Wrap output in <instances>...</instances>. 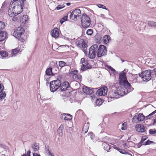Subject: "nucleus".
Instances as JSON below:
<instances>
[{
    "mask_svg": "<svg viewBox=\"0 0 156 156\" xmlns=\"http://www.w3.org/2000/svg\"><path fill=\"white\" fill-rule=\"evenodd\" d=\"M23 5L12 0L8 10V14L10 16H17L23 11Z\"/></svg>",
    "mask_w": 156,
    "mask_h": 156,
    "instance_id": "nucleus-1",
    "label": "nucleus"
},
{
    "mask_svg": "<svg viewBox=\"0 0 156 156\" xmlns=\"http://www.w3.org/2000/svg\"><path fill=\"white\" fill-rule=\"evenodd\" d=\"M120 88H118L116 90H112L109 91L108 94V97L107 98L108 99V102L109 101V100L111 101V99L119 98L120 96H123V93L121 92L120 89Z\"/></svg>",
    "mask_w": 156,
    "mask_h": 156,
    "instance_id": "nucleus-2",
    "label": "nucleus"
},
{
    "mask_svg": "<svg viewBox=\"0 0 156 156\" xmlns=\"http://www.w3.org/2000/svg\"><path fill=\"white\" fill-rule=\"evenodd\" d=\"M81 19L82 26L83 28H85L89 27L90 24V19L89 16L83 13L81 17Z\"/></svg>",
    "mask_w": 156,
    "mask_h": 156,
    "instance_id": "nucleus-3",
    "label": "nucleus"
},
{
    "mask_svg": "<svg viewBox=\"0 0 156 156\" xmlns=\"http://www.w3.org/2000/svg\"><path fill=\"white\" fill-rule=\"evenodd\" d=\"M120 85L122 88H125L124 91H123V90L121 91L122 93H123V95L128 93L130 92L133 89V88L131 87L130 84L127 80L126 81V82H122L121 84Z\"/></svg>",
    "mask_w": 156,
    "mask_h": 156,
    "instance_id": "nucleus-4",
    "label": "nucleus"
},
{
    "mask_svg": "<svg viewBox=\"0 0 156 156\" xmlns=\"http://www.w3.org/2000/svg\"><path fill=\"white\" fill-rule=\"evenodd\" d=\"M50 90L52 92L56 91L60 87L61 82L59 80L52 81L49 83Z\"/></svg>",
    "mask_w": 156,
    "mask_h": 156,
    "instance_id": "nucleus-5",
    "label": "nucleus"
},
{
    "mask_svg": "<svg viewBox=\"0 0 156 156\" xmlns=\"http://www.w3.org/2000/svg\"><path fill=\"white\" fill-rule=\"evenodd\" d=\"M151 73L152 72L151 70H147L139 73V75L144 81H148L151 79Z\"/></svg>",
    "mask_w": 156,
    "mask_h": 156,
    "instance_id": "nucleus-6",
    "label": "nucleus"
},
{
    "mask_svg": "<svg viewBox=\"0 0 156 156\" xmlns=\"http://www.w3.org/2000/svg\"><path fill=\"white\" fill-rule=\"evenodd\" d=\"M107 50L106 47L100 45L97 50V56L98 58L105 56L107 55Z\"/></svg>",
    "mask_w": 156,
    "mask_h": 156,
    "instance_id": "nucleus-7",
    "label": "nucleus"
},
{
    "mask_svg": "<svg viewBox=\"0 0 156 156\" xmlns=\"http://www.w3.org/2000/svg\"><path fill=\"white\" fill-rule=\"evenodd\" d=\"M76 44L78 47L83 49V51L85 54H87V46L84 40L81 39L77 41L76 42Z\"/></svg>",
    "mask_w": 156,
    "mask_h": 156,
    "instance_id": "nucleus-8",
    "label": "nucleus"
},
{
    "mask_svg": "<svg viewBox=\"0 0 156 156\" xmlns=\"http://www.w3.org/2000/svg\"><path fill=\"white\" fill-rule=\"evenodd\" d=\"M70 13V18L75 21L77 20V17H79L81 15V12L80 9H77L73 10Z\"/></svg>",
    "mask_w": 156,
    "mask_h": 156,
    "instance_id": "nucleus-9",
    "label": "nucleus"
},
{
    "mask_svg": "<svg viewBox=\"0 0 156 156\" xmlns=\"http://www.w3.org/2000/svg\"><path fill=\"white\" fill-rule=\"evenodd\" d=\"M24 30L21 27H19L15 30L13 33V35L18 40L21 39V36L24 33Z\"/></svg>",
    "mask_w": 156,
    "mask_h": 156,
    "instance_id": "nucleus-10",
    "label": "nucleus"
},
{
    "mask_svg": "<svg viewBox=\"0 0 156 156\" xmlns=\"http://www.w3.org/2000/svg\"><path fill=\"white\" fill-rule=\"evenodd\" d=\"M144 116L142 114H139L137 115L134 116L132 119V122L137 123L143 121L144 119Z\"/></svg>",
    "mask_w": 156,
    "mask_h": 156,
    "instance_id": "nucleus-11",
    "label": "nucleus"
},
{
    "mask_svg": "<svg viewBox=\"0 0 156 156\" xmlns=\"http://www.w3.org/2000/svg\"><path fill=\"white\" fill-rule=\"evenodd\" d=\"M70 86L68 82L65 81L61 83L60 87V89L62 91H65Z\"/></svg>",
    "mask_w": 156,
    "mask_h": 156,
    "instance_id": "nucleus-12",
    "label": "nucleus"
},
{
    "mask_svg": "<svg viewBox=\"0 0 156 156\" xmlns=\"http://www.w3.org/2000/svg\"><path fill=\"white\" fill-rule=\"evenodd\" d=\"M119 83L120 84H121L122 82H126V81L127 80L126 73L124 72L119 74Z\"/></svg>",
    "mask_w": 156,
    "mask_h": 156,
    "instance_id": "nucleus-13",
    "label": "nucleus"
},
{
    "mask_svg": "<svg viewBox=\"0 0 156 156\" xmlns=\"http://www.w3.org/2000/svg\"><path fill=\"white\" fill-rule=\"evenodd\" d=\"M4 87L3 85L0 84V100L3 99L6 96L5 92L3 91Z\"/></svg>",
    "mask_w": 156,
    "mask_h": 156,
    "instance_id": "nucleus-14",
    "label": "nucleus"
},
{
    "mask_svg": "<svg viewBox=\"0 0 156 156\" xmlns=\"http://www.w3.org/2000/svg\"><path fill=\"white\" fill-rule=\"evenodd\" d=\"M83 92L87 94L90 95L94 93L93 90L87 87H84L83 88Z\"/></svg>",
    "mask_w": 156,
    "mask_h": 156,
    "instance_id": "nucleus-15",
    "label": "nucleus"
},
{
    "mask_svg": "<svg viewBox=\"0 0 156 156\" xmlns=\"http://www.w3.org/2000/svg\"><path fill=\"white\" fill-rule=\"evenodd\" d=\"M51 36L55 38L59 37V34L58 31V29L56 28L51 31Z\"/></svg>",
    "mask_w": 156,
    "mask_h": 156,
    "instance_id": "nucleus-16",
    "label": "nucleus"
},
{
    "mask_svg": "<svg viewBox=\"0 0 156 156\" xmlns=\"http://www.w3.org/2000/svg\"><path fill=\"white\" fill-rule=\"evenodd\" d=\"M136 131L139 132L143 133L145 131V128L142 124L136 125Z\"/></svg>",
    "mask_w": 156,
    "mask_h": 156,
    "instance_id": "nucleus-17",
    "label": "nucleus"
},
{
    "mask_svg": "<svg viewBox=\"0 0 156 156\" xmlns=\"http://www.w3.org/2000/svg\"><path fill=\"white\" fill-rule=\"evenodd\" d=\"M7 35V33L5 31H0V41L4 40Z\"/></svg>",
    "mask_w": 156,
    "mask_h": 156,
    "instance_id": "nucleus-18",
    "label": "nucleus"
},
{
    "mask_svg": "<svg viewBox=\"0 0 156 156\" xmlns=\"http://www.w3.org/2000/svg\"><path fill=\"white\" fill-rule=\"evenodd\" d=\"M52 69L53 68L51 67H48L45 71L46 75L48 76H54L55 74H53L52 71Z\"/></svg>",
    "mask_w": 156,
    "mask_h": 156,
    "instance_id": "nucleus-19",
    "label": "nucleus"
},
{
    "mask_svg": "<svg viewBox=\"0 0 156 156\" xmlns=\"http://www.w3.org/2000/svg\"><path fill=\"white\" fill-rule=\"evenodd\" d=\"M97 52L92 50L90 48L89 52V57L90 59H93L95 58Z\"/></svg>",
    "mask_w": 156,
    "mask_h": 156,
    "instance_id": "nucleus-20",
    "label": "nucleus"
},
{
    "mask_svg": "<svg viewBox=\"0 0 156 156\" xmlns=\"http://www.w3.org/2000/svg\"><path fill=\"white\" fill-rule=\"evenodd\" d=\"M38 144L37 143L35 142H34L32 144V148L33 149L34 151H36L39 149V147Z\"/></svg>",
    "mask_w": 156,
    "mask_h": 156,
    "instance_id": "nucleus-21",
    "label": "nucleus"
},
{
    "mask_svg": "<svg viewBox=\"0 0 156 156\" xmlns=\"http://www.w3.org/2000/svg\"><path fill=\"white\" fill-rule=\"evenodd\" d=\"M103 39L104 43L107 44L109 41V40L110 39V37L108 35H105L103 37Z\"/></svg>",
    "mask_w": 156,
    "mask_h": 156,
    "instance_id": "nucleus-22",
    "label": "nucleus"
},
{
    "mask_svg": "<svg viewBox=\"0 0 156 156\" xmlns=\"http://www.w3.org/2000/svg\"><path fill=\"white\" fill-rule=\"evenodd\" d=\"M20 49L17 48L12 49L11 52V56L12 57L15 56L18 53Z\"/></svg>",
    "mask_w": 156,
    "mask_h": 156,
    "instance_id": "nucleus-23",
    "label": "nucleus"
},
{
    "mask_svg": "<svg viewBox=\"0 0 156 156\" xmlns=\"http://www.w3.org/2000/svg\"><path fill=\"white\" fill-rule=\"evenodd\" d=\"M62 115V116H65L64 118V120H71L72 118V116L69 114L64 113Z\"/></svg>",
    "mask_w": 156,
    "mask_h": 156,
    "instance_id": "nucleus-24",
    "label": "nucleus"
},
{
    "mask_svg": "<svg viewBox=\"0 0 156 156\" xmlns=\"http://www.w3.org/2000/svg\"><path fill=\"white\" fill-rule=\"evenodd\" d=\"M64 129L63 125H61L58 129V132L60 136L63 135V131Z\"/></svg>",
    "mask_w": 156,
    "mask_h": 156,
    "instance_id": "nucleus-25",
    "label": "nucleus"
},
{
    "mask_svg": "<svg viewBox=\"0 0 156 156\" xmlns=\"http://www.w3.org/2000/svg\"><path fill=\"white\" fill-rule=\"evenodd\" d=\"M50 66L49 67H51L53 68L57 66V62L55 61H51L50 63Z\"/></svg>",
    "mask_w": 156,
    "mask_h": 156,
    "instance_id": "nucleus-26",
    "label": "nucleus"
},
{
    "mask_svg": "<svg viewBox=\"0 0 156 156\" xmlns=\"http://www.w3.org/2000/svg\"><path fill=\"white\" fill-rule=\"evenodd\" d=\"M98 46L97 44H94L91 46L90 48L92 50L94 51L95 52H97L98 49Z\"/></svg>",
    "mask_w": 156,
    "mask_h": 156,
    "instance_id": "nucleus-27",
    "label": "nucleus"
},
{
    "mask_svg": "<svg viewBox=\"0 0 156 156\" xmlns=\"http://www.w3.org/2000/svg\"><path fill=\"white\" fill-rule=\"evenodd\" d=\"M28 16L27 15L23 16L21 21L25 24L27 21Z\"/></svg>",
    "mask_w": 156,
    "mask_h": 156,
    "instance_id": "nucleus-28",
    "label": "nucleus"
},
{
    "mask_svg": "<svg viewBox=\"0 0 156 156\" xmlns=\"http://www.w3.org/2000/svg\"><path fill=\"white\" fill-rule=\"evenodd\" d=\"M111 146L108 144H106L104 147V149L108 152H110Z\"/></svg>",
    "mask_w": 156,
    "mask_h": 156,
    "instance_id": "nucleus-29",
    "label": "nucleus"
},
{
    "mask_svg": "<svg viewBox=\"0 0 156 156\" xmlns=\"http://www.w3.org/2000/svg\"><path fill=\"white\" fill-rule=\"evenodd\" d=\"M103 102L101 99H97L96 101V104L97 106H100L102 105Z\"/></svg>",
    "mask_w": 156,
    "mask_h": 156,
    "instance_id": "nucleus-30",
    "label": "nucleus"
},
{
    "mask_svg": "<svg viewBox=\"0 0 156 156\" xmlns=\"http://www.w3.org/2000/svg\"><path fill=\"white\" fill-rule=\"evenodd\" d=\"M148 24L150 27H155L156 26V22L152 21H149L148 22Z\"/></svg>",
    "mask_w": 156,
    "mask_h": 156,
    "instance_id": "nucleus-31",
    "label": "nucleus"
},
{
    "mask_svg": "<svg viewBox=\"0 0 156 156\" xmlns=\"http://www.w3.org/2000/svg\"><path fill=\"white\" fill-rule=\"evenodd\" d=\"M58 62L59 66L61 67V68L66 65V63L64 61H60Z\"/></svg>",
    "mask_w": 156,
    "mask_h": 156,
    "instance_id": "nucleus-32",
    "label": "nucleus"
},
{
    "mask_svg": "<svg viewBox=\"0 0 156 156\" xmlns=\"http://www.w3.org/2000/svg\"><path fill=\"white\" fill-rule=\"evenodd\" d=\"M0 55L3 57H5L8 56V54L5 51H0Z\"/></svg>",
    "mask_w": 156,
    "mask_h": 156,
    "instance_id": "nucleus-33",
    "label": "nucleus"
},
{
    "mask_svg": "<svg viewBox=\"0 0 156 156\" xmlns=\"http://www.w3.org/2000/svg\"><path fill=\"white\" fill-rule=\"evenodd\" d=\"M80 62H81L82 63V66H83V67H81V69H83V70L85 69V66H86L84 64V63H85V59L84 58H82L81 59Z\"/></svg>",
    "mask_w": 156,
    "mask_h": 156,
    "instance_id": "nucleus-34",
    "label": "nucleus"
},
{
    "mask_svg": "<svg viewBox=\"0 0 156 156\" xmlns=\"http://www.w3.org/2000/svg\"><path fill=\"white\" fill-rule=\"evenodd\" d=\"M52 69H53V74L55 75L57 74L59 71V68L57 66L53 68Z\"/></svg>",
    "mask_w": 156,
    "mask_h": 156,
    "instance_id": "nucleus-35",
    "label": "nucleus"
},
{
    "mask_svg": "<svg viewBox=\"0 0 156 156\" xmlns=\"http://www.w3.org/2000/svg\"><path fill=\"white\" fill-rule=\"evenodd\" d=\"M153 143H154V142H153V141H151L149 140H147V141L145 142H144L142 144L143 145H149V144H153Z\"/></svg>",
    "mask_w": 156,
    "mask_h": 156,
    "instance_id": "nucleus-36",
    "label": "nucleus"
},
{
    "mask_svg": "<svg viewBox=\"0 0 156 156\" xmlns=\"http://www.w3.org/2000/svg\"><path fill=\"white\" fill-rule=\"evenodd\" d=\"M103 91V93L105 95L107 94L108 88L107 87H103L102 88L100 89Z\"/></svg>",
    "mask_w": 156,
    "mask_h": 156,
    "instance_id": "nucleus-37",
    "label": "nucleus"
},
{
    "mask_svg": "<svg viewBox=\"0 0 156 156\" xmlns=\"http://www.w3.org/2000/svg\"><path fill=\"white\" fill-rule=\"evenodd\" d=\"M102 90H101V89L98 90L96 92V94H98L100 96H101L102 95H104V94L103 93V91Z\"/></svg>",
    "mask_w": 156,
    "mask_h": 156,
    "instance_id": "nucleus-38",
    "label": "nucleus"
},
{
    "mask_svg": "<svg viewBox=\"0 0 156 156\" xmlns=\"http://www.w3.org/2000/svg\"><path fill=\"white\" fill-rule=\"evenodd\" d=\"M67 16H64L60 21V23L61 24H62L64 21L67 20Z\"/></svg>",
    "mask_w": 156,
    "mask_h": 156,
    "instance_id": "nucleus-39",
    "label": "nucleus"
},
{
    "mask_svg": "<svg viewBox=\"0 0 156 156\" xmlns=\"http://www.w3.org/2000/svg\"><path fill=\"white\" fill-rule=\"evenodd\" d=\"M121 153L123 154H127L128 152L122 149H121L119 148L118 150Z\"/></svg>",
    "mask_w": 156,
    "mask_h": 156,
    "instance_id": "nucleus-40",
    "label": "nucleus"
},
{
    "mask_svg": "<svg viewBox=\"0 0 156 156\" xmlns=\"http://www.w3.org/2000/svg\"><path fill=\"white\" fill-rule=\"evenodd\" d=\"M93 32V30L91 29H89L87 31L86 34L88 35H91L92 34Z\"/></svg>",
    "mask_w": 156,
    "mask_h": 156,
    "instance_id": "nucleus-41",
    "label": "nucleus"
},
{
    "mask_svg": "<svg viewBox=\"0 0 156 156\" xmlns=\"http://www.w3.org/2000/svg\"><path fill=\"white\" fill-rule=\"evenodd\" d=\"M78 73V71L77 70H75L73 71H71L70 72V75H75L77 74Z\"/></svg>",
    "mask_w": 156,
    "mask_h": 156,
    "instance_id": "nucleus-42",
    "label": "nucleus"
},
{
    "mask_svg": "<svg viewBox=\"0 0 156 156\" xmlns=\"http://www.w3.org/2000/svg\"><path fill=\"white\" fill-rule=\"evenodd\" d=\"M5 27L4 23L2 21H0V30L4 28Z\"/></svg>",
    "mask_w": 156,
    "mask_h": 156,
    "instance_id": "nucleus-43",
    "label": "nucleus"
},
{
    "mask_svg": "<svg viewBox=\"0 0 156 156\" xmlns=\"http://www.w3.org/2000/svg\"><path fill=\"white\" fill-rule=\"evenodd\" d=\"M149 133L151 134H153L156 133V130L154 129V130L152 129H150L149 130Z\"/></svg>",
    "mask_w": 156,
    "mask_h": 156,
    "instance_id": "nucleus-44",
    "label": "nucleus"
},
{
    "mask_svg": "<svg viewBox=\"0 0 156 156\" xmlns=\"http://www.w3.org/2000/svg\"><path fill=\"white\" fill-rule=\"evenodd\" d=\"M88 135L90 136V138L92 140H93L94 139V135L93 133L91 132H90Z\"/></svg>",
    "mask_w": 156,
    "mask_h": 156,
    "instance_id": "nucleus-45",
    "label": "nucleus"
},
{
    "mask_svg": "<svg viewBox=\"0 0 156 156\" xmlns=\"http://www.w3.org/2000/svg\"><path fill=\"white\" fill-rule=\"evenodd\" d=\"M47 151H48V155L50 156H54V154L53 153H51L49 150V149H48Z\"/></svg>",
    "mask_w": 156,
    "mask_h": 156,
    "instance_id": "nucleus-46",
    "label": "nucleus"
},
{
    "mask_svg": "<svg viewBox=\"0 0 156 156\" xmlns=\"http://www.w3.org/2000/svg\"><path fill=\"white\" fill-rule=\"evenodd\" d=\"M16 16H11V17H12L13 18L12 19V20L14 21H17L18 20V18L17 17H15Z\"/></svg>",
    "mask_w": 156,
    "mask_h": 156,
    "instance_id": "nucleus-47",
    "label": "nucleus"
},
{
    "mask_svg": "<svg viewBox=\"0 0 156 156\" xmlns=\"http://www.w3.org/2000/svg\"><path fill=\"white\" fill-rule=\"evenodd\" d=\"M63 8V7H62L61 5H58L56 7V8L58 10H60Z\"/></svg>",
    "mask_w": 156,
    "mask_h": 156,
    "instance_id": "nucleus-48",
    "label": "nucleus"
},
{
    "mask_svg": "<svg viewBox=\"0 0 156 156\" xmlns=\"http://www.w3.org/2000/svg\"><path fill=\"white\" fill-rule=\"evenodd\" d=\"M152 73H153L156 76V68L152 70Z\"/></svg>",
    "mask_w": 156,
    "mask_h": 156,
    "instance_id": "nucleus-49",
    "label": "nucleus"
},
{
    "mask_svg": "<svg viewBox=\"0 0 156 156\" xmlns=\"http://www.w3.org/2000/svg\"><path fill=\"white\" fill-rule=\"evenodd\" d=\"M83 131H85V133H86L87 131H88V129H87V128L86 129V127L84 126L83 127Z\"/></svg>",
    "mask_w": 156,
    "mask_h": 156,
    "instance_id": "nucleus-50",
    "label": "nucleus"
},
{
    "mask_svg": "<svg viewBox=\"0 0 156 156\" xmlns=\"http://www.w3.org/2000/svg\"><path fill=\"white\" fill-rule=\"evenodd\" d=\"M153 117V116H151L150 114L146 117L147 119H151Z\"/></svg>",
    "mask_w": 156,
    "mask_h": 156,
    "instance_id": "nucleus-51",
    "label": "nucleus"
},
{
    "mask_svg": "<svg viewBox=\"0 0 156 156\" xmlns=\"http://www.w3.org/2000/svg\"><path fill=\"white\" fill-rule=\"evenodd\" d=\"M143 144V143L141 142V141H140L139 143H138V147L139 148L142 145H143L142 144Z\"/></svg>",
    "mask_w": 156,
    "mask_h": 156,
    "instance_id": "nucleus-52",
    "label": "nucleus"
},
{
    "mask_svg": "<svg viewBox=\"0 0 156 156\" xmlns=\"http://www.w3.org/2000/svg\"><path fill=\"white\" fill-rule=\"evenodd\" d=\"M73 78L74 80H77V74L75 75H73Z\"/></svg>",
    "mask_w": 156,
    "mask_h": 156,
    "instance_id": "nucleus-53",
    "label": "nucleus"
},
{
    "mask_svg": "<svg viewBox=\"0 0 156 156\" xmlns=\"http://www.w3.org/2000/svg\"><path fill=\"white\" fill-rule=\"evenodd\" d=\"M82 76L80 75H77V80H80Z\"/></svg>",
    "mask_w": 156,
    "mask_h": 156,
    "instance_id": "nucleus-54",
    "label": "nucleus"
},
{
    "mask_svg": "<svg viewBox=\"0 0 156 156\" xmlns=\"http://www.w3.org/2000/svg\"><path fill=\"white\" fill-rule=\"evenodd\" d=\"M33 156H41L40 154L36 153H34L33 154Z\"/></svg>",
    "mask_w": 156,
    "mask_h": 156,
    "instance_id": "nucleus-55",
    "label": "nucleus"
},
{
    "mask_svg": "<svg viewBox=\"0 0 156 156\" xmlns=\"http://www.w3.org/2000/svg\"><path fill=\"white\" fill-rule=\"evenodd\" d=\"M97 5L98 8H102L103 7V5L101 4H98Z\"/></svg>",
    "mask_w": 156,
    "mask_h": 156,
    "instance_id": "nucleus-56",
    "label": "nucleus"
},
{
    "mask_svg": "<svg viewBox=\"0 0 156 156\" xmlns=\"http://www.w3.org/2000/svg\"><path fill=\"white\" fill-rule=\"evenodd\" d=\"M156 113V110H155L154 111L152 112L151 113H150V115H151V116H152L154 114Z\"/></svg>",
    "mask_w": 156,
    "mask_h": 156,
    "instance_id": "nucleus-57",
    "label": "nucleus"
},
{
    "mask_svg": "<svg viewBox=\"0 0 156 156\" xmlns=\"http://www.w3.org/2000/svg\"><path fill=\"white\" fill-rule=\"evenodd\" d=\"M30 151H27V156H28V155H30Z\"/></svg>",
    "mask_w": 156,
    "mask_h": 156,
    "instance_id": "nucleus-58",
    "label": "nucleus"
},
{
    "mask_svg": "<svg viewBox=\"0 0 156 156\" xmlns=\"http://www.w3.org/2000/svg\"><path fill=\"white\" fill-rule=\"evenodd\" d=\"M155 123H156V119L153 120V123H152V125H154Z\"/></svg>",
    "mask_w": 156,
    "mask_h": 156,
    "instance_id": "nucleus-59",
    "label": "nucleus"
},
{
    "mask_svg": "<svg viewBox=\"0 0 156 156\" xmlns=\"http://www.w3.org/2000/svg\"><path fill=\"white\" fill-rule=\"evenodd\" d=\"M146 140V138H144L143 137L142 138L141 140L140 141H141V142H142L143 143L144 142V141L145 140Z\"/></svg>",
    "mask_w": 156,
    "mask_h": 156,
    "instance_id": "nucleus-60",
    "label": "nucleus"
},
{
    "mask_svg": "<svg viewBox=\"0 0 156 156\" xmlns=\"http://www.w3.org/2000/svg\"><path fill=\"white\" fill-rule=\"evenodd\" d=\"M102 8L103 9H105L106 10H108V9L106 8V7L104 5H103V7H102Z\"/></svg>",
    "mask_w": 156,
    "mask_h": 156,
    "instance_id": "nucleus-61",
    "label": "nucleus"
},
{
    "mask_svg": "<svg viewBox=\"0 0 156 156\" xmlns=\"http://www.w3.org/2000/svg\"><path fill=\"white\" fill-rule=\"evenodd\" d=\"M107 136H105V137H103L102 138V141L103 142H105V140H104V139H105V138H107Z\"/></svg>",
    "mask_w": 156,
    "mask_h": 156,
    "instance_id": "nucleus-62",
    "label": "nucleus"
},
{
    "mask_svg": "<svg viewBox=\"0 0 156 156\" xmlns=\"http://www.w3.org/2000/svg\"><path fill=\"white\" fill-rule=\"evenodd\" d=\"M121 129L122 130H125L126 129V128L125 127H122V128H121Z\"/></svg>",
    "mask_w": 156,
    "mask_h": 156,
    "instance_id": "nucleus-63",
    "label": "nucleus"
},
{
    "mask_svg": "<svg viewBox=\"0 0 156 156\" xmlns=\"http://www.w3.org/2000/svg\"><path fill=\"white\" fill-rule=\"evenodd\" d=\"M49 79H48V78H47L46 79V81H47V82H46V84H47L48 83V82L49 81Z\"/></svg>",
    "mask_w": 156,
    "mask_h": 156,
    "instance_id": "nucleus-64",
    "label": "nucleus"
}]
</instances>
